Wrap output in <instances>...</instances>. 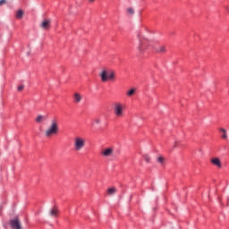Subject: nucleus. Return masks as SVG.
Returning a JSON list of instances; mask_svg holds the SVG:
<instances>
[{
    "instance_id": "obj_1",
    "label": "nucleus",
    "mask_w": 229,
    "mask_h": 229,
    "mask_svg": "<svg viewBox=\"0 0 229 229\" xmlns=\"http://www.w3.org/2000/svg\"><path fill=\"white\" fill-rule=\"evenodd\" d=\"M60 132V125L58 124V121L51 120L49 126L45 131V136L49 139L51 137H55V135H58Z\"/></svg>"
},
{
    "instance_id": "obj_2",
    "label": "nucleus",
    "mask_w": 229,
    "mask_h": 229,
    "mask_svg": "<svg viewBox=\"0 0 229 229\" xmlns=\"http://www.w3.org/2000/svg\"><path fill=\"white\" fill-rule=\"evenodd\" d=\"M85 138L77 136L73 140V148L76 151H81L85 148Z\"/></svg>"
},
{
    "instance_id": "obj_3",
    "label": "nucleus",
    "mask_w": 229,
    "mask_h": 229,
    "mask_svg": "<svg viewBox=\"0 0 229 229\" xmlns=\"http://www.w3.org/2000/svg\"><path fill=\"white\" fill-rule=\"evenodd\" d=\"M149 46V41H148L145 38H140V45L138 46V53L140 55H144L146 53V49H148Z\"/></svg>"
},
{
    "instance_id": "obj_4",
    "label": "nucleus",
    "mask_w": 229,
    "mask_h": 229,
    "mask_svg": "<svg viewBox=\"0 0 229 229\" xmlns=\"http://www.w3.org/2000/svg\"><path fill=\"white\" fill-rule=\"evenodd\" d=\"M114 114L119 119L124 117V106L121 103L114 104Z\"/></svg>"
},
{
    "instance_id": "obj_5",
    "label": "nucleus",
    "mask_w": 229,
    "mask_h": 229,
    "mask_svg": "<svg viewBox=\"0 0 229 229\" xmlns=\"http://www.w3.org/2000/svg\"><path fill=\"white\" fill-rule=\"evenodd\" d=\"M9 225L12 229H22V223H21L19 217L10 220Z\"/></svg>"
},
{
    "instance_id": "obj_6",
    "label": "nucleus",
    "mask_w": 229,
    "mask_h": 229,
    "mask_svg": "<svg viewBox=\"0 0 229 229\" xmlns=\"http://www.w3.org/2000/svg\"><path fill=\"white\" fill-rule=\"evenodd\" d=\"M39 28H41V30H45L46 31H49V30H51V19H43V21L39 24Z\"/></svg>"
},
{
    "instance_id": "obj_7",
    "label": "nucleus",
    "mask_w": 229,
    "mask_h": 229,
    "mask_svg": "<svg viewBox=\"0 0 229 229\" xmlns=\"http://www.w3.org/2000/svg\"><path fill=\"white\" fill-rule=\"evenodd\" d=\"M100 155H102V157H112V155H114V148H106L100 152Z\"/></svg>"
},
{
    "instance_id": "obj_8",
    "label": "nucleus",
    "mask_w": 229,
    "mask_h": 229,
    "mask_svg": "<svg viewBox=\"0 0 229 229\" xmlns=\"http://www.w3.org/2000/svg\"><path fill=\"white\" fill-rule=\"evenodd\" d=\"M211 164H213V165H216V167H218V169H221L223 167V165L221 164V159H219V157L212 158Z\"/></svg>"
},
{
    "instance_id": "obj_9",
    "label": "nucleus",
    "mask_w": 229,
    "mask_h": 229,
    "mask_svg": "<svg viewBox=\"0 0 229 229\" xmlns=\"http://www.w3.org/2000/svg\"><path fill=\"white\" fill-rule=\"evenodd\" d=\"M108 73H109V72H107L106 70H103L100 72L99 76L101 78V81H104V82L108 81Z\"/></svg>"
},
{
    "instance_id": "obj_10",
    "label": "nucleus",
    "mask_w": 229,
    "mask_h": 229,
    "mask_svg": "<svg viewBox=\"0 0 229 229\" xmlns=\"http://www.w3.org/2000/svg\"><path fill=\"white\" fill-rule=\"evenodd\" d=\"M81 99H83V97L80 93H74L73 95V100L74 103H81Z\"/></svg>"
},
{
    "instance_id": "obj_11",
    "label": "nucleus",
    "mask_w": 229,
    "mask_h": 229,
    "mask_svg": "<svg viewBox=\"0 0 229 229\" xmlns=\"http://www.w3.org/2000/svg\"><path fill=\"white\" fill-rule=\"evenodd\" d=\"M50 216L52 217H58V208L54 207L52 209H50Z\"/></svg>"
},
{
    "instance_id": "obj_12",
    "label": "nucleus",
    "mask_w": 229,
    "mask_h": 229,
    "mask_svg": "<svg viewBox=\"0 0 229 229\" xmlns=\"http://www.w3.org/2000/svg\"><path fill=\"white\" fill-rule=\"evenodd\" d=\"M157 53H159L160 55H164L165 53L166 49L165 47L161 46L156 48Z\"/></svg>"
},
{
    "instance_id": "obj_13",
    "label": "nucleus",
    "mask_w": 229,
    "mask_h": 229,
    "mask_svg": "<svg viewBox=\"0 0 229 229\" xmlns=\"http://www.w3.org/2000/svg\"><path fill=\"white\" fill-rule=\"evenodd\" d=\"M46 116L42 114H38V117L36 118V123H44L46 121Z\"/></svg>"
},
{
    "instance_id": "obj_14",
    "label": "nucleus",
    "mask_w": 229,
    "mask_h": 229,
    "mask_svg": "<svg viewBox=\"0 0 229 229\" xmlns=\"http://www.w3.org/2000/svg\"><path fill=\"white\" fill-rule=\"evenodd\" d=\"M107 78H108V80H111V81L115 80V72L109 71Z\"/></svg>"
},
{
    "instance_id": "obj_15",
    "label": "nucleus",
    "mask_w": 229,
    "mask_h": 229,
    "mask_svg": "<svg viewBox=\"0 0 229 229\" xmlns=\"http://www.w3.org/2000/svg\"><path fill=\"white\" fill-rule=\"evenodd\" d=\"M23 15H24V12L22 10H19L16 13V19H22Z\"/></svg>"
},
{
    "instance_id": "obj_16",
    "label": "nucleus",
    "mask_w": 229,
    "mask_h": 229,
    "mask_svg": "<svg viewBox=\"0 0 229 229\" xmlns=\"http://www.w3.org/2000/svg\"><path fill=\"white\" fill-rule=\"evenodd\" d=\"M115 192H117V190H115V188H109L107 190V194H109L110 196L115 194Z\"/></svg>"
},
{
    "instance_id": "obj_17",
    "label": "nucleus",
    "mask_w": 229,
    "mask_h": 229,
    "mask_svg": "<svg viewBox=\"0 0 229 229\" xmlns=\"http://www.w3.org/2000/svg\"><path fill=\"white\" fill-rule=\"evenodd\" d=\"M220 131H222L223 133L222 139H225V140L228 139V134H226L225 129L221 128Z\"/></svg>"
},
{
    "instance_id": "obj_18",
    "label": "nucleus",
    "mask_w": 229,
    "mask_h": 229,
    "mask_svg": "<svg viewBox=\"0 0 229 229\" xmlns=\"http://www.w3.org/2000/svg\"><path fill=\"white\" fill-rule=\"evenodd\" d=\"M134 94H135V89H131L127 91V96L129 98H131V96H133Z\"/></svg>"
},
{
    "instance_id": "obj_19",
    "label": "nucleus",
    "mask_w": 229,
    "mask_h": 229,
    "mask_svg": "<svg viewBox=\"0 0 229 229\" xmlns=\"http://www.w3.org/2000/svg\"><path fill=\"white\" fill-rule=\"evenodd\" d=\"M143 158L147 162V164H149V162H151V157L148 155L143 156Z\"/></svg>"
},
{
    "instance_id": "obj_20",
    "label": "nucleus",
    "mask_w": 229,
    "mask_h": 229,
    "mask_svg": "<svg viewBox=\"0 0 229 229\" xmlns=\"http://www.w3.org/2000/svg\"><path fill=\"white\" fill-rule=\"evenodd\" d=\"M157 162L159 164H164V162H165V158L162 157H157Z\"/></svg>"
},
{
    "instance_id": "obj_21",
    "label": "nucleus",
    "mask_w": 229,
    "mask_h": 229,
    "mask_svg": "<svg viewBox=\"0 0 229 229\" xmlns=\"http://www.w3.org/2000/svg\"><path fill=\"white\" fill-rule=\"evenodd\" d=\"M128 13H130L131 15H133V13H135V11L133 10V8H129L127 9Z\"/></svg>"
},
{
    "instance_id": "obj_22",
    "label": "nucleus",
    "mask_w": 229,
    "mask_h": 229,
    "mask_svg": "<svg viewBox=\"0 0 229 229\" xmlns=\"http://www.w3.org/2000/svg\"><path fill=\"white\" fill-rule=\"evenodd\" d=\"M3 4H6V0H0V6H3Z\"/></svg>"
},
{
    "instance_id": "obj_23",
    "label": "nucleus",
    "mask_w": 229,
    "mask_h": 229,
    "mask_svg": "<svg viewBox=\"0 0 229 229\" xmlns=\"http://www.w3.org/2000/svg\"><path fill=\"white\" fill-rule=\"evenodd\" d=\"M18 90H24V85L18 86Z\"/></svg>"
},
{
    "instance_id": "obj_24",
    "label": "nucleus",
    "mask_w": 229,
    "mask_h": 229,
    "mask_svg": "<svg viewBox=\"0 0 229 229\" xmlns=\"http://www.w3.org/2000/svg\"><path fill=\"white\" fill-rule=\"evenodd\" d=\"M95 123H97V124H99L101 123V120L100 119H97V120H95Z\"/></svg>"
},
{
    "instance_id": "obj_25",
    "label": "nucleus",
    "mask_w": 229,
    "mask_h": 229,
    "mask_svg": "<svg viewBox=\"0 0 229 229\" xmlns=\"http://www.w3.org/2000/svg\"><path fill=\"white\" fill-rule=\"evenodd\" d=\"M174 148H178V142H175V144L174 145Z\"/></svg>"
},
{
    "instance_id": "obj_26",
    "label": "nucleus",
    "mask_w": 229,
    "mask_h": 229,
    "mask_svg": "<svg viewBox=\"0 0 229 229\" xmlns=\"http://www.w3.org/2000/svg\"><path fill=\"white\" fill-rule=\"evenodd\" d=\"M89 1H91V3L94 2V0H89Z\"/></svg>"
}]
</instances>
